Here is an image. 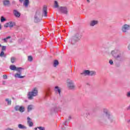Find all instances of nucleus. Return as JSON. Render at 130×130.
<instances>
[{"label": "nucleus", "instance_id": "1", "mask_svg": "<svg viewBox=\"0 0 130 130\" xmlns=\"http://www.w3.org/2000/svg\"><path fill=\"white\" fill-rule=\"evenodd\" d=\"M10 69L11 70V71H17V72H18L19 73V74L16 73L15 75V78H18L19 79H23V78H25V76H21V74H22V71H21V70H23V68H17L15 65H11L10 66Z\"/></svg>", "mask_w": 130, "mask_h": 130}, {"label": "nucleus", "instance_id": "2", "mask_svg": "<svg viewBox=\"0 0 130 130\" xmlns=\"http://www.w3.org/2000/svg\"><path fill=\"white\" fill-rule=\"evenodd\" d=\"M38 94V90H37V88L35 87L34 88L32 92H28V98L30 100H32V99H33V97L35 96H37Z\"/></svg>", "mask_w": 130, "mask_h": 130}, {"label": "nucleus", "instance_id": "3", "mask_svg": "<svg viewBox=\"0 0 130 130\" xmlns=\"http://www.w3.org/2000/svg\"><path fill=\"white\" fill-rule=\"evenodd\" d=\"M15 22L10 21L8 23H7L6 24H5L4 25V27H5V28H8V27H10V28H13V27H14V26H15Z\"/></svg>", "mask_w": 130, "mask_h": 130}, {"label": "nucleus", "instance_id": "4", "mask_svg": "<svg viewBox=\"0 0 130 130\" xmlns=\"http://www.w3.org/2000/svg\"><path fill=\"white\" fill-rule=\"evenodd\" d=\"M59 11L60 12H61V13H62L63 14H68V10L66 7H60L59 8Z\"/></svg>", "mask_w": 130, "mask_h": 130}, {"label": "nucleus", "instance_id": "5", "mask_svg": "<svg viewBox=\"0 0 130 130\" xmlns=\"http://www.w3.org/2000/svg\"><path fill=\"white\" fill-rule=\"evenodd\" d=\"M43 15L45 17L47 16V6H44L43 8Z\"/></svg>", "mask_w": 130, "mask_h": 130}, {"label": "nucleus", "instance_id": "6", "mask_svg": "<svg viewBox=\"0 0 130 130\" xmlns=\"http://www.w3.org/2000/svg\"><path fill=\"white\" fill-rule=\"evenodd\" d=\"M129 29V26L128 25L125 24L122 28L123 32H126V30Z\"/></svg>", "mask_w": 130, "mask_h": 130}, {"label": "nucleus", "instance_id": "7", "mask_svg": "<svg viewBox=\"0 0 130 130\" xmlns=\"http://www.w3.org/2000/svg\"><path fill=\"white\" fill-rule=\"evenodd\" d=\"M27 123L29 126H33V122H32V119L30 117H28L27 118Z\"/></svg>", "mask_w": 130, "mask_h": 130}, {"label": "nucleus", "instance_id": "8", "mask_svg": "<svg viewBox=\"0 0 130 130\" xmlns=\"http://www.w3.org/2000/svg\"><path fill=\"white\" fill-rule=\"evenodd\" d=\"M14 15L15 16V17H17V18H19L20 16H21V14L19 13V12H18L17 10H14Z\"/></svg>", "mask_w": 130, "mask_h": 130}, {"label": "nucleus", "instance_id": "9", "mask_svg": "<svg viewBox=\"0 0 130 130\" xmlns=\"http://www.w3.org/2000/svg\"><path fill=\"white\" fill-rule=\"evenodd\" d=\"M98 24V21L97 20H93L90 23V26H95V25Z\"/></svg>", "mask_w": 130, "mask_h": 130}, {"label": "nucleus", "instance_id": "10", "mask_svg": "<svg viewBox=\"0 0 130 130\" xmlns=\"http://www.w3.org/2000/svg\"><path fill=\"white\" fill-rule=\"evenodd\" d=\"M68 87L70 88V89H74V88L75 87L74 84H73V82H69L68 83Z\"/></svg>", "mask_w": 130, "mask_h": 130}, {"label": "nucleus", "instance_id": "11", "mask_svg": "<svg viewBox=\"0 0 130 130\" xmlns=\"http://www.w3.org/2000/svg\"><path fill=\"white\" fill-rule=\"evenodd\" d=\"M3 4L4 6H9V5H10V1L8 0H5L3 2Z\"/></svg>", "mask_w": 130, "mask_h": 130}, {"label": "nucleus", "instance_id": "12", "mask_svg": "<svg viewBox=\"0 0 130 130\" xmlns=\"http://www.w3.org/2000/svg\"><path fill=\"white\" fill-rule=\"evenodd\" d=\"M23 5L26 8H27V7H28V5H29V0H25Z\"/></svg>", "mask_w": 130, "mask_h": 130}, {"label": "nucleus", "instance_id": "13", "mask_svg": "<svg viewBox=\"0 0 130 130\" xmlns=\"http://www.w3.org/2000/svg\"><path fill=\"white\" fill-rule=\"evenodd\" d=\"M55 92H58L59 93V95H60V89L58 88V86H56L55 87Z\"/></svg>", "mask_w": 130, "mask_h": 130}, {"label": "nucleus", "instance_id": "14", "mask_svg": "<svg viewBox=\"0 0 130 130\" xmlns=\"http://www.w3.org/2000/svg\"><path fill=\"white\" fill-rule=\"evenodd\" d=\"M11 39V36H9L6 38L3 39L2 40L4 41V42L7 43L8 42V39Z\"/></svg>", "mask_w": 130, "mask_h": 130}, {"label": "nucleus", "instance_id": "15", "mask_svg": "<svg viewBox=\"0 0 130 130\" xmlns=\"http://www.w3.org/2000/svg\"><path fill=\"white\" fill-rule=\"evenodd\" d=\"M18 127H19V128H21V129L26 128V127H25L24 125H22L21 124H19L18 125Z\"/></svg>", "mask_w": 130, "mask_h": 130}, {"label": "nucleus", "instance_id": "16", "mask_svg": "<svg viewBox=\"0 0 130 130\" xmlns=\"http://www.w3.org/2000/svg\"><path fill=\"white\" fill-rule=\"evenodd\" d=\"M33 108V106L31 105H29L27 108L28 111H30V110H32V109Z\"/></svg>", "mask_w": 130, "mask_h": 130}, {"label": "nucleus", "instance_id": "17", "mask_svg": "<svg viewBox=\"0 0 130 130\" xmlns=\"http://www.w3.org/2000/svg\"><path fill=\"white\" fill-rule=\"evenodd\" d=\"M16 60V58L15 57H12L11 58V61L12 63H14L15 61Z\"/></svg>", "mask_w": 130, "mask_h": 130}, {"label": "nucleus", "instance_id": "18", "mask_svg": "<svg viewBox=\"0 0 130 130\" xmlns=\"http://www.w3.org/2000/svg\"><path fill=\"white\" fill-rule=\"evenodd\" d=\"M58 65V61L57 60H55L54 61V67H56Z\"/></svg>", "mask_w": 130, "mask_h": 130}, {"label": "nucleus", "instance_id": "19", "mask_svg": "<svg viewBox=\"0 0 130 130\" xmlns=\"http://www.w3.org/2000/svg\"><path fill=\"white\" fill-rule=\"evenodd\" d=\"M24 109H25L24 108V107H20V108H19V111H20V112H23Z\"/></svg>", "mask_w": 130, "mask_h": 130}, {"label": "nucleus", "instance_id": "20", "mask_svg": "<svg viewBox=\"0 0 130 130\" xmlns=\"http://www.w3.org/2000/svg\"><path fill=\"white\" fill-rule=\"evenodd\" d=\"M6 101L7 102H8V105H11L12 104V101H9L8 99H7L6 100Z\"/></svg>", "mask_w": 130, "mask_h": 130}, {"label": "nucleus", "instance_id": "21", "mask_svg": "<svg viewBox=\"0 0 130 130\" xmlns=\"http://www.w3.org/2000/svg\"><path fill=\"white\" fill-rule=\"evenodd\" d=\"M28 60L29 61H32V60H33V57H32V56H28Z\"/></svg>", "mask_w": 130, "mask_h": 130}, {"label": "nucleus", "instance_id": "22", "mask_svg": "<svg viewBox=\"0 0 130 130\" xmlns=\"http://www.w3.org/2000/svg\"><path fill=\"white\" fill-rule=\"evenodd\" d=\"M54 8H58V4L57 3V2L56 1H55V2H54Z\"/></svg>", "mask_w": 130, "mask_h": 130}, {"label": "nucleus", "instance_id": "23", "mask_svg": "<svg viewBox=\"0 0 130 130\" xmlns=\"http://www.w3.org/2000/svg\"><path fill=\"white\" fill-rule=\"evenodd\" d=\"M0 56L1 57H3V56H5V52H4V51H2L0 53Z\"/></svg>", "mask_w": 130, "mask_h": 130}, {"label": "nucleus", "instance_id": "24", "mask_svg": "<svg viewBox=\"0 0 130 130\" xmlns=\"http://www.w3.org/2000/svg\"><path fill=\"white\" fill-rule=\"evenodd\" d=\"M95 72L94 71L90 72L89 76H94V75H95Z\"/></svg>", "mask_w": 130, "mask_h": 130}, {"label": "nucleus", "instance_id": "25", "mask_svg": "<svg viewBox=\"0 0 130 130\" xmlns=\"http://www.w3.org/2000/svg\"><path fill=\"white\" fill-rule=\"evenodd\" d=\"M20 106H16L15 107V110H16L17 111H19V110H20Z\"/></svg>", "mask_w": 130, "mask_h": 130}, {"label": "nucleus", "instance_id": "26", "mask_svg": "<svg viewBox=\"0 0 130 130\" xmlns=\"http://www.w3.org/2000/svg\"><path fill=\"white\" fill-rule=\"evenodd\" d=\"M84 74H86V75H90V71H89V70H86L84 71Z\"/></svg>", "mask_w": 130, "mask_h": 130}, {"label": "nucleus", "instance_id": "27", "mask_svg": "<svg viewBox=\"0 0 130 130\" xmlns=\"http://www.w3.org/2000/svg\"><path fill=\"white\" fill-rule=\"evenodd\" d=\"M6 49H7V47L5 46H2V51H5Z\"/></svg>", "mask_w": 130, "mask_h": 130}, {"label": "nucleus", "instance_id": "28", "mask_svg": "<svg viewBox=\"0 0 130 130\" xmlns=\"http://www.w3.org/2000/svg\"><path fill=\"white\" fill-rule=\"evenodd\" d=\"M6 21V18H5L4 17L2 16L1 17V22H5Z\"/></svg>", "mask_w": 130, "mask_h": 130}, {"label": "nucleus", "instance_id": "29", "mask_svg": "<svg viewBox=\"0 0 130 130\" xmlns=\"http://www.w3.org/2000/svg\"><path fill=\"white\" fill-rule=\"evenodd\" d=\"M3 79L4 80H7V79H8V76H7V75H3Z\"/></svg>", "mask_w": 130, "mask_h": 130}, {"label": "nucleus", "instance_id": "30", "mask_svg": "<svg viewBox=\"0 0 130 130\" xmlns=\"http://www.w3.org/2000/svg\"><path fill=\"white\" fill-rule=\"evenodd\" d=\"M38 128L40 129V130H45L44 127H38Z\"/></svg>", "mask_w": 130, "mask_h": 130}, {"label": "nucleus", "instance_id": "31", "mask_svg": "<svg viewBox=\"0 0 130 130\" xmlns=\"http://www.w3.org/2000/svg\"><path fill=\"white\" fill-rule=\"evenodd\" d=\"M109 63H110V64H112L113 63V61L112 60H110Z\"/></svg>", "mask_w": 130, "mask_h": 130}, {"label": "nucleus", "instance_id": "32", "mask_svg": "<svg viewBox=\"0 0 130 130\" xmlns=\"http://www.w3.org/2000/svg\"><path fill=\"white\" fill-rule=\"evenodd\" d=\"M5 130H14V129L13 128H7Z\"/></svg>", "mask_w": 130, "mask_h": 130}, {"label": "nucleus", "instance_id": "33", "mask_svg": "<svg viewBox=\"0 0 130 130\" xmlns=\"http://www.w3.org/2000/svg\"><path fill=\"white\" fill-rule=\"evenodd\" d=\"M127 97H130V91L127 93Z\"/></svg>", "mask_w": 130, "mask_h": 130}, {"label": "nucleus", "instance_id": "34", "mask_svg": "<svg viewBox=\"0 0 130 130\" xmlns=\"http://www.w3.org/2000/svg\"><path fill=\"white\" fill-rule=\"evenodd\" d=\"M104 112H105V113H106L107 114V110L104 109Z\"/></svg>", "mask_w": 130, "mask_h": 130}, {"label": "nucleus", "instance_id": "35", "mask_svg": "<svg viewBox=\"0 0 130 130\" xmlns=\"http://www.w3.org/2000/svg\"><path fill=\"white\" fill-rule=\"evenodd\" d=\"M24 0H19V2H20V3H23V1Z\"/></svg>", "mask_w": 130, "mask_h": 130}, {"label": "nucleus", "instance_id": "36", "mask_svg": "<svg viewBox=\"0 0 130 130\" xmlns=\"http://www.w3.org/2000/svg\"><path fill=\"white\" fill-rule=\"evenodd\" d=\"M128 48L130 50V45L128 46Z\"/></svg>", "mask_w": 130, "mask_h": 130}, {"label": "nucleus", "instance_id": "37", "mask_svg": "<svg viewBox=\"0 0 130 130\" xmlns=\"http://www.w3.org/2000/svg\"><path fill=\"white\" fill-rule=\"evenodd\" d=\"M87 2H88V3H90V1L89 0H87Z\"/></svg>", "mask_w": 130, "mask_h": 130}, {"label": "nucleus", "instance_id": "38", "mask_svg": "<svg viewBox=\"0 0 130 130\" xmlns=\"http://www.w3.org/2000/svg\"><path fill=\"white\" fill-rule=\"evenodd\" d=\"M35 130H37V128H35Z\"/></svg>", "mask_w": 130, "mask_h": 130}, {"label": "nucleus", "instance_id": "39", "mask_svg": "<svg viewBox=\"0 0 130 130\" xmlns=\"http://www.w3.org/2000/svg\"><path fill=\"white\" fill-rule=\"evenodd\" d=\"M114 51H112V53H113H113H114Z\"/></svg>", "mask_w": 130, "mask_h": 130}, {"label": "nucleus", "instance_id": "40", "mask_svg": "<svg viewBox=\"0 0 130 130\" xmlns=\"http://www.w3.org/2000/svg\"><path fill=\"white\" fill-rule=\"evenodd\" d=\"M0 47H2V45L0 44Z\"/></svg>", "mask_w": 130, "mask_h": 130}, {"label": "nucleus", "instance_id": "41", "mask_svg": "<svg viewBox=\"0 0 130 130\" xmlns=\"http://www.w3.org/2000/svg\"><path fill=\"white\" fill-rule=\"evenodd\" d=\"M0 29H2V27H1V25H0Z\"/></svg>", "mask_w": 130, "mask_h": 130}, {"label": "nucleus", "instance_id": "42", "mask_svg": "<svg viewBox=\"0 0 130 130\" xmlns=\"http://www.w3.org/2000/svg\"><path fill=\"white\" fill-rule=\"evenodd\" d=\"M35 19H36V18H37V17H36V16H35Z\"/></svg>", "mask_w": 130, "mask_h": 130}, {"label": "nucleus", "instance_id": "43", "mask_svg": "<svg viewBox=\"0 0 130 130\" xmlns=\"http://www.w3.org/2000/svg\"><path fill=\"white\" fill-rule=\"evenodd\" d=\"M37 13H36V16H37Z\"/></svg>", "mask_w": 130, "mask_h": 130}]
</instances>
